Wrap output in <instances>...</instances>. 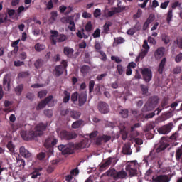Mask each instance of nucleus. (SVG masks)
Segmentation results:
<instances>
[{
	"mask_svg": "<svg viewBox=\"0 0 182 182\" xmlns=\"http://www.w3.org/2000/svg\"><path fill=\"white\" fill-rule=\"evenodd\" d=\"M98 110L103 114H106L109 113V105L105 102H98Z\"/></svg>",
	"mask_w": 182,
	"mask_h": 182,
	"instance_id": "nucleus-9",
	"label": "nucleus"
},
{
	"mask_svg": "<svg viewBox=\"0 0 182 182\" xmlns=\"http://www.w3.org/2000/svg\"><path fill=\"white\" fill-rule=\"evenodd\" d=\"M45 61L42 58H38L34 62L36 69H41L43 66Z\"/></svg>",
	"mask_w": 182,
	"mask_h": 182,
	"instance_id": "nucleus-27",
	"label": "nucleus"
},
{
	"mask_svg": "<svg viewBox=\"0 0 182 182\" xmlns=\"http://www.w3.org/2000/svg\"><path fill=\"white\" fill-rule=\"evenodd\" d=\"M122 153L124 154V155H130V145L124 144V146L122 147Z\"/></svg>",
	"mask_w": 182,
	"mask_h": 182,
	"instance_id": "nucleus-31",
	"label": "nucleus"
},
{
	"mask_svg": "<svg viewBox=\"0 0 182 182\" xmlns=\"http://www.w3.org/2000/svg\"><path fill=\"white\" fill-rule=\"evenodd\" d=\"M106 76H107V73H103V74L97 75L96 79H97V80L100 81V80H102V79H103V77H106Z\"/></svg>",
	"mask_w": 182,
	"mask_h": 182,
	"instance_id": "nucleus-62",
	"label": "nucleus"
},
{
	"mask_svg": "<svg viewBox=\"0 0 182 182\" xmlns=\"http://www.w3.org/2000/svg\"><path fill=\"white\" fill-rule=\"evenodd\" d=\"M167 62V59L166 58H164L159 65L158 72L161 75L163 73V71L164 70V67L166 66V63Z\"/></svg>",
	"mask_w": 182,
	"mask_h": 182,
	"instance_id": "nucleus-24",
	"label": "nucleus"
},
{
	"mask_svg": "<svg viewBox=\"0 0 182 182\" xmlns=\"http://www.w3.org/2000/svg\"><path fill=\"white\" fill-rule=\"evenodd\" d=\"M3 86L6 92H9V90H11V75L9 74L4 76L3 80Z\"/></svg>",
	"mask_w": 182,
	"mask_h": 182,
	"instance_id": "nucleus-10",
	"label": "nucleus"
},
{
	"mask_svg": "<svg viewBox=\"0 0 182 182\" xmlns=\"http://www.w3.org/2000/svg\"><path fill=\"white\" fill-rule=\"evenodd\" d=\"M61 65H58L55 68V76L58 77L60 75L63 74L64 70L68 68V62L66 60H63L61 62Z\"/></svg>",
	"mask_w": 182,
	"mask_h": 182,
	"instance_id": "nucleus-7",
	"label": "nucleus"
},
{
	"mask_svg": "<svg viewBox=\"0 0 182 182\" xmlns=\"http://www.w3.org/2000/svg\"><path fill=\"white\" fill-rule=\"evenodd\" d=\"M142 73L143 79L146 83H149L153 77V73L150 68H144L141 69Z\"/></svg>",
	"mask_w": 182,
	"mask_h": 182,
	"instance_id": "nucleus-6",
	"label": "nucleus"
},
{
	"mask_svg": "<svg viewBox=\"0 0 182 182\" xmlns=\"http://www.w3.org/2000/svg\"><path fill=\"white\" fill-rule=\"evenodd\" d=\"M111 60H114L116 63H122V59L117 56L112 55Z\"/></svg>",
	"mask_w": 182,
	"mask_h": 182,
	"instance_id": "nucleus-51",
	"label": "nucleus"
},
{
	"mask_svg": "<svg viewBox=\"0 0 182 182\" xmlns=\"http://www.w3.org/2000/svg\"><path fill=\"white\" fill-rule=\"evenodd\" d=\"M113 159L112 157L107 158V159H105V162H103V164H101V166H100V171H104L106 169H107L108 167H109V165H112V160Z\"/></svg>",
	"mask_w": 182,
	"mask_h": 182,
	"instance_id": "nucleus-17",
	"label": "nucleus"
},
{
	"mask_svg": "<svg viewBox=\"0 0 182 182\" xmlns=\"http://www.w3.org/2000/svg\"><path fill=\"white\" fill-rule=\"evenodd\" d=\"M73 52H75L73 48H71L70 47H64L63 53L68 58H72V56H73Z\"/></svg>",
	"mask_w": 182,
	"mask_h": 182,
	"instance_id": "nucleus-20",
	"label": "nucleus"
},
{
	"mask_svg": "<svg viewBox=\"0 0 182 182\" xmlns=\"http://www.w3.org/2000/svg\"><path fill=\"white\" fill-rule=\"evenodd\" d=\"M85 141H82L76 144L58 146V150L62 151V155H70L72 154H74V150L82 149H85Z\"/></svg>",
	"mask_w": 182,
	"mask_h": 182,
	"instance_id": "nucleus-3",
	"label": "nucleus"
},
{
	"mask_svg": "<svg viewBox=\"0 0 182 182\" xmlns=\"http://www.w3.org/2000/svg\"><path fill=\"white\" fill-rule=\"evenodd\" d=\"M94 87H95V81L94 80H90V83H89L90 92H93Z\"/></svg>",
	"mask_w": 182,
	"mask_h": 182,
	"instance_id": "nucleus-57",
	"label": "nucleus"
},
{
	"mask_svg": "<svg viewBox=\"0 0 182 182\" xmlns=\"http://www.w3.org/2000/svg\"><path fill=\"white\" fill-rule=\"evenodd\" d=\"M170 131H171V124L161 126V127H159V129H157V133H159V134H167L170 133Z\"/></svg>",
	"mask_w": 182,
	"mask_h": 182,
	"instance_id": "nucleus-13",
	"label": "nucleus"
},
{
	"mask_svg": "<svg viewBox=\"0 0 182 182\" xmlns=\"http://www.w3.org/2000/svg\"><path fill=\"white\" fill-rule=\"evenodd\" d=\"M36 52H42V50H45V45L41 44L39 43H36L34 46Z\"/></svg>",
	"mask_w": 182,
	"mask_h": 182,
	"instance_id": "nucleus-32",
	"label": "nucleus"
},
{
	"mask_svg": "<svg viewBox=\"0 0 182 182\" xmlns=\"http://www.w3.org/2000/svg\"><path fill=\"white\" fill-rule=\"evenodd\" d=\"M109 140H112V136L109 135H101L97 136V138H95V145L101 146L102 143H107Z\"/></svg>",
	"mask_w": 182,
	"mask_h": 182,
	"instance_id": "nucleus-8",
	"label": "nucleus"
},
{
	"mask_svg": "<svg viewBox=\"0 0 182 182\" xmlns=\"http://www.w3.org/2000/svg\"><path fill=\"white\" fill-rule=\"evenodd\" d=\"M112 23L110 21H107L105 23V24L103 26V31L105 33H109V29L110 26H112Z\"/></svg>",
	"mask_w": 182,
	"mask_h": 182,
	"instance_id": "nucleus-34",
	"label": "nucleus"
},
{
	"mask_svg": "<svg viewBox=\"0 0 182 182\" xmlns=\"http://www.w3.org/2000/svg\"><path fill=\"white\" fill-rule=\"evenodd\" d=\"M93 29V25H92V22L89 21L85 25V31L86 32H90Z\"/></svg>",
	"mask_w": 182,
	"mask_h": 182,
	"instance_id": "nucleus-44",
	"label": "nucleus"
},
{
	"mask_svg": "<svg viewBox=\"0 0 182 182\" xmlns=\"http://www.w3.org/2000/svg\"><path fill=\"white\" fill-rule=\"evenodd\" d=\"M93 38H100V29L97 28L92 34Z\"/></svg>",
	"mask_w": 182,
	"mask_h": 182,
	"instance_id": "nucleus-55",
	"label": "nucleus"
},
{
	"mask_svg": "<svg viewBox=\"0 0 182 182\" xmlns=\"http://www.w3.org/2000/svg\"><path fill=\"white\" fill-rule=\"evenodd\" d=\"M20 156H22V157L24 158H29L31 157V152H28V150H26V149H24V146H20Z\"/></svg>",
	"mask_w": 182,
	"mask_h": 182,
	"instance_id": "nucleus-21",
	"label": "nucleus"
},
{
	"mask_svg": "<svg viewBox=\"0 0 182 182\" xmlns=\"http://www.w3.org/2000/svg\"><path fill=\"white\" fill-rule=\"evenodd\" d=\"M58 163H59L58 160L51 161V163L47 166V173L51 174V173H53V171L55 170V167L58 166Z\"/></svg>",
	"mask_w": 182,
	"mask_h": 182,
	"instance_id": "nucleus-15",
	"label": "nucleus"
},
{
	"mask_svg": "<svg viewBox=\"0 0 182 182\" xmlns=\"http://www.w3.org/2000/svg\"><path fill=\"white\" fill-rule=\"evenodd\" d=\"M82 120H77L76 122H74L73 123V129H76L80 127L81 125H82Z\"/></svg>",
	"mask_w": 182,
	"mask_h": 182,
	"instance_id": "nucleus-38",
	"label": "nucleus"
},
{
	"mask_svg": "<svg viewBox=\"0 0 182 182\" xmlns=\"http://www.w3.org/2000/svg\"><path fill=\"white\" fill-rule=\"evenodd\" d=\"M139 127H140V123L134 124V125L130 127V133H132L130 134H132V138H134L139 136V132H136V131H134V129H137Z\"/></svg>",
	"mask_w": 182,
	"mask_h": 182,
	"instance_id": "nucleus-18",
	"label": "nucleus"
},
{
	"mask_svg": "<svg viewBox=\"0 0 182 182\" xmlns=\"http://www.w3.org/2000/svg\"><path fill=\"white\" fill-rule=\"evenodd\" d=\"M153 21H154V15L151 14L146 22L144 23L143 30L146 31L147 28H149V25H150Z\"/></svg>",
	"mask_w": 182,
	"mask_h": 182,
	"instance_id": "nucleus-22",
	"label": "nucleus"
},
{
	"mask_svg": "<svg viewBox=\"0 0 182 182\" xmlns=\"http://www.w3.org/2000/svg\"><path fill=\"white\" fill-rule=\"evenodd\" d=\"M79 106H83L86 103V94L81 93L78 97Z\"/></svg>",
	"mask_w": 182,
	"mask_h": 182,
	"instance_id": "nucleus-26",
	"label": "nucleus"
},
{
	"mask_svg": "<svg viewBox=\"0 0 182 182\" xmlns=\"http://www.w3.org/2000/svg\"><path fill=\"white\" fill-rule=\"evenodd\" d=\"M68 29H70L71 32H75V31H76V26L75 25V21H73V20L69 23Z\"/></svg>",
	"mask_w": 182,
	"mask_h": 182,
	"instance_id": "nucleus-40",
	"label": "nucleus"
},
{
	"mask_svg": "<svg viewBox=\"0 0 182 182\" xmlns=\"http://www.w3.org/2000/svg\"><path fill=\"white\" fill-rule=\"evenodd\" d=\"M173 73L178 75V73H181V67H176L173 69Z\"/></svg>",
	"mask_w": 182,
	"mask_h": 182,
	"instance_id": "nucleus-63",
	"label": "nucleus"
},
{
	"mask_svg": "<svg viewBox=\"0 0 182 182\" xmlns=\"http://www.w3.org/2000/svg\"><path fill=\"white\" fill-rule=\"evenodd\" d=\"M26 99H28V100L32 102V100H33V99H35V95H33V93L28 92L26 94Z\"/></svg>",
	"mask_w": 182,
	"mask_h": 182,
	"instance_id": "nucleus-52",
	"label": "nucleus"
},
{
	"mask_svg": "<svg viewBox=\"0 0 182 182\" xmlns=\"http://www.w3.org/2000/svg\"><path fill=\"white\" fill-rule=\"evenodd\" d=\"M14 66L19 67V66H23L25 65V62L21 61V60H17L14 62Z\"/></svg>",
	"mask_w": 182,
	"mask_h": 182,
	"instance_id": "nucleus-56",
	"label": "nucleus"
},
{
	"mask_svg": "<svg viewBox=\"0 0 182 182\" xmlns=\"http://www.w3.org/2000/svg\"><path fill=\"white\" fill-rule=\"evenodd\" d=\"M142 48H144V50H142V51L140 53L139 55L138 56L137 59H143L144 58V56H146V55H147V53H149V49H150V46H149L147 40H145L144 41Z\"/></svg>",
	"mask_w": 182,
	"mask_h": 182,
	"instance_id": "nucleus-11",
	"label": "nucleus"
},
{
	"mask_svg": "<svg viewBox=\"0 0 182 182\" xmlns=\"http://www.w3.org/2000/svg\"><path fill=\"white\" fill-rule=\"evenodd\" d=\"M162 41L164 42L165 45H168L170 43V38H168V36L166 34H163L162 36Z\"/></svg>",
	"mask_w": 182,
	"mask_h": 182,
	"instance_id": "nucleus-43",
	"label": "nucleus"
},
{
	"mask_svg": "<svg viewBox=\"0 0 182 182\" xmlns=\"http://www.w3.org/2000/svg\"><path fill=\"white\" fill-rule=\"evenodd\" d=\"M38 95L40 99H43V97H46V95H48V91L46 90L40 91L38 92Z\"/></svg>",
	"mask_w": 182,
	"mask_h": 182,
	"instance_id": "nucleus-49",
	"label": "nucleus"
},
{
	"mask_svg": "<svg viewBox=\"0 0 182 182\" xmlns=\"http://www.w3.org/2000/svg\"><path fill=\"white\" fill-rule=\"evenodd\" d=\"M50 39L52 41V45H56V39L59 36V33L57 31H50ZM56 38V39H55Z\"/></svg>",
	"mask_w": 182,
	"mask_h": 182,
	"instance_id": "nucleus-25",
	"label": "nucleus"
},
{
	"mask_svg": "<svg viewBox=\"0 0 182 182\" xmlns=\"http://www.w3.org/2000/svg\"><path fill=\"white\" fill-rule=\"evenodd\" d=\"M58 136H60V139H62V140H72L76 139L77 134L75 132L62 130L60 132V134H58Z\"/></svg>",
	"mask_w": 182,
	"mask_h": 182,
	"instance_id": "nucleus-5",
	"label": "nucleus"
},
{
	"mask_svg": "<svg viewBox=\"0 0 182 182\" xmlns=\"http://www.w3.org/2000/svg\"><path fill=\"white\" fill-rule=\"evenodd\" d=\"M124 9H126V7L124 6H122V7L118 6L113 9L115 14H120V12H123Z\"/></svg>",
	"mask_w": 182,
	"mask_h": 182,
	"instance_id": "nucleus-45",
	"label": "nucleus"
},
{
	"mask_svg": "<svg viewBox=\"0 0 182 182\" xmlns=\"http://www.w3.org/2000/svg\"><path fill=\"white\" fill-rule=\"evenodd\" d=\"M44 107H46V102H45V100L41 101L37 107L38 110H41V109H43Z\"/></svg>",
	"mask_w": 182,
	"mask_h": 182,
	"instance_id": "nucleus-48",
	"label": "nucleus"
},
{
	"mask_svg": "<svg viewBox=\"0 0 182 182\" xmlns=\"http://www.w3.org/2000/svg\"><path fill=\"white\" fill-rule=\"evenodd\" d=\"M159 97H151L145 104L142 109V112H151L159 105Z\"/></svg>",
	"mask_w": 182,
	"mask_h": 182,
	"instance_id": "nucleus-4",
	"label": "nucleus"
},
{
	"mask_svg": "<svg viewBox=\"0 0 182 182\" xmlns=\"http://www.w3.org/2000/svg\"><path fill=\"white\" fill-rule=\"evenodd\" d=\"M119 173V171H115L114 168H111L109 170H107V172H105V175H115Z\"/></svg>",
	"mask_w": 182,
	"mask_h": 182,
	"instance_id": "nucleus-46",
	"label": "nucleus"
},
{
	"mask_svg": "<svg viewBox=\"0 0 182 182\" xmlns=\"http://www.w3.org/2000/svg\"><path fill=\"white\" fill-rule=\"evenodd\" d=\"M173 19V10H169L167 14V18L166 21L168 25H170V22H171V20Z\"/></svg>",
	"mask_w": 182,
	"mask_h": 182,
	"instance_id": "nucleus-37",
	"label": "nucleus"
},
{
	"mask_svg": "<svg viewBox=\"0 0 182 182\" xmlns=\"http://www.w3.org/2000/svg\"><path fill=\"white\" fill-rule=\"evenodd\" d=\"M126 172H128V176L130 177L139 176V173L136 172V164L132 161L127 165V171H120V173L117 174H107V177H112L114 181L122 180L126 178Z\"/></svg>",
	"mask_w": 182,
	"mask_h": 182,
	"instance_id": "nucleus-2",
	"label": "nucleus"
},
{
	"mask_svg": "<svg viewBox=\"0 0 182 182\" xmlns=\"http://www.w3.org/2000/svg\"><path fill=\"white\" fill-rule=\"evenodd\" d=\"M168 146H170V144H167V143L161 141V143L159 144V146H157V149H155V153H160L162 151L166 150Z\"/></svg>",
	"mask_w": 182,
	"mask_h": 182,
	"instance_id": "nucleus-23",
	"label": "nucleus"
},
{
	"mask_svg": "<svg viewBox=\"0 0 182 182\" xmlns=\"http://www.w3.org/2000/svg\"><path fill=\"white\" fill-rule=\"evenodd\" d=\"M56 43H59L62 42H65V41H68V36L65 34H59L58 36L55 38Z\"/></svg>",
	"mask_w": 182,
	"mask_h": 182,
	"instance_id": "nucleus-28",
	"label": "nucleus"
},
{
	"mask_svg": "<svg viewBox=\"0 0 182 182\" xmlns=\"http://www.w3.org/2000/svg\"><path fill=\"white\" fill-rule=\"evenodd\" d=\"M6 147H8V150L10 151V152H14V144H11V141L8 142Z\"/></svg>",
	"mask_w": 182,
	"mask_h": 182,
	"instance_id": "nucleus-61",
	"label": "nucleus"
},
{
	"mask_svg": "<svg viewBox=\"0 0 182 182\" xmlns=\"http://www.w3.org/2000/svg\"><path fill=\"white\" fill-rule=\"evenodd\" d=\"M55 144H58V139L50 136L46 139V143L43 144V146H46V148L49 149L55 146Z\"/></svg>",
	"mask_w": 182,
	"mask_h": 182,
	"instance_id": "nucleus-12",
	"label": "nucleus"
},
{
	"mask_svg": "<svg viewBox=\"0 0 182 182\" xmlns=\"http://www.w3.org/2000/svg\"><path fill=\"white\" fill-rule=\"evenodd\" d=\"M119 114H129V109H119Z\"/></svg>",
	"mask_w": 182,
	"mask_h": 182,
	"instance_id": "nucleus-58",
	"label": "nucleus"
},
{
	"mask_svg": "<svg viewBox=\"0 0 182 182\" xmlns=\"http://www.w3.org/2000/svg\"><path fill=\"white\" fill-rule=\"evenodd\" d=\"M164 52H166V48L164 47H160L154 52L155 58L157 60L161 59L164 56Z\"/></svg>",
	"mask_w": 182,
	"mask_h": 182,
	"instance_id": "nucleus-16",
	"label": "nucleus"
},
{
	"mask_svg": "<svg viewBox=\"0 0 182 182\" xmlns=\"http://www.w3.org/2000/svg\"><path fill=\"white\" fill-rule=\"evenodd\" d=\"M175 60L177 63L181 62V60H182V53H180V54L177 55L176 58H175Z\"/></svg>",
	"mask_w": 182,
	"mask_h": 182,
	"instance_id": "nucleus-64",
	"label": "nucleus"
},
{
	"mask_svg": "<svg viewBox=\"0 0 182 182\" xmlns=\"http://www.w3.org/2000/svg\"><path fill=\"white\" fill-rule=\"evenodd\" d=\"M124 42V39L122 37L114 38V41L113 45H119L120 43H123Z\"/></svg>",
	"mask_w": 182,
	"mask_h": 182,
	"instance_id": "nucleus-42",
	"label": "nucleus"
},
{
	"mask_svg": "<svg viewBox=\"0 0 182 182\" xmlns=\"http://www.w3.org/2000/svg\"><path fill=\"white\" fill-rule=\"evenodd\" d=\"M170 4V1H166L164 3L161 4L160 8H161V9H166L167 6H168V4Z\"/></svg>",
	"mask_w": 182,
	"mask_h": 182,
	"instance_id": "nucleus-54",
	"label": "nucleus"
},
{
	"mask_svg": "<svg viewBox=\"0 0 182 182\" xmlns=\"http://www.w3.org/2000/svg\"><path fill=\"white\" fill-rule=\"evenodd\" d=\"M72 102H77V92H75L71 95Z\"/></svg>",
	"mask_w": 182,
	"mask_h": 182,
	"instance_id": "nucleus-60",
	"label": "nucleus"
},
{
	"mask_svg": "<svg viewBox=\"0 0 182 182\" xmlns=\"http://www.w3.org/2000/svg\"><path fill=\"white\" fill-rule=\"evenodd\" d=\"M29 77V71H23L18 74V77L25 78Z\"/></svg>",
	"mask_w": 182,
	"mask_h": 182,
	"instance_id": "nucleus-47",
	"label": "nucleus"
},
{
	"mask_svg": "<svg viewBox=\"0 0 182 182\" xmlns=\"http://www.w3.org/2000/svg\"><path fill=\"white\" fill-rule=\"evenodd\" d=\"M44 102H46V105H48V107H53L55 106V101L53 100V95H50L47 97Z\"/></svg>",
	"mask_w": 182,
	"mask_h": 182,
	"instance_id": "nucleus-19",
	"label": "nucleus"
},
{
	"mask_svg": "<svg viewBox=\"0 0 182 182\" xmlns=\"http://www.w3.org/2000/svg\"><path fill=\"white\" fill-rule=\"evenodd\" d=\"M8 15L10 18H12L15 15V10L14 9H7Z\"/></svg>",
	"mask_w": 182,
	"mask_h": 182,
	"instance_id": "nucleus-59",
	"label": "nucleus"
},
{
	"mask_svg": "<svg viewBox=\"0 0 182 182\" xmlns=\"http://www.w3.org/2000/svg\"><path fill=\"white\" fill-rule=\"evenodd\" d=\"M8 22V15L1 14H0V23H6Z\"/></svg>",
	"mask_w": 182,
	"mask_h": 182,
	"instance_id": "nucleus-36",
	"label": "nucleus"
},
{
	"mask_svg": "<svg viewBox=\"0 0 182 182\" xmlns=\"http://www.w3.org/2000/svg\"><path fill=\"white\" fill-rule=\"evenodd\" d=\"M152 182H170V177L167 175H159L151 178Z\"/></svg>",
	"mask_w": 182,
	"mask_h": 182,
	"instance_id": "nucleus-14",
	"label": "nucleus"
},
{
	"mask_svg": "<svg viewBox=\"0 0 182 182\" xmlns=\"http://www.w3.org/2000/svg\"><path fill=\"white\" fill-rule=\"evenodd\" d=\"M75 19V16H70L68 17H63L61 18L62 23H70L71 21H73Z\"/></svg>",
	"mask_w": 182,
	"mask_h": 182,
	"instance_id": "nucleus-29",
	"label": "nucleus"
},
{
	"mask_svg": "<svg viewBox=\"0 0 182 182\" xmlns=\"http://www.w3.org/2000/svg\"><path fill=\"white\" fill-rule=\"evenodd\" d=\"M58 19V11H52L51 17L49 18L50 23H53Z\"/></svg>",
	"mask_w": 182,
	"mask_h": 182,
	"instance_id": "nucleus-30",
	"label": "nucleus"
},
{
	"mask_svg": "<svg viewBox=\"0 0 182 182\" xmlns=\"http://www.w3.org/2000/svg\"><path fill=\"white\" fill-rule=\"evenodd\" d=\"M47 129V125L45 124L39 123L37 126H35V130L33 131H22L20 132V136L22 137V139L24 141H30L34 139L36 137H40L43 135V132Z\"/></svg>",
	"mask_w": 182,
	"mask_h": 182,
	"instance_id": "nucleus-1",
	"label": "nucleus"
},
{
	"mask_svg": "<svg viewBox=\"0 0 182 182\" xmlns=\"http://www.w3.org/2000/svg\"><path fill=\"white\" fill-rule=\"evenodd\" d=\"M22 90H23V84H20L15 88V92L18 96H20L21 93H22Z\"/></svg>",
	"mask_w": 182,
	"mask_h": 182,
	"instance_id": "nucleus-35",
	"label": "nucleus"
},
{
	"mask_svg": "<svg viewBox=\"0 0 182 182\" xmlns=\"http://www.w3.org/2000/svg\"><path fill=\"white\" fill-rule=\"evenodd\" d=\"M174 43H176L178 48L182 49V37H177L174 41Z\"/></svg>",
	"mask_w": 182,
	"mask_h": 182,
	"instance_id": "nucleus-39",
	"label": "nucleus"
},
{
	"mask_svg": "<svg viewBox=\"0 0 182 182\" xmlns=\"http://www.w3.org/2000/svg\"><path fill=\"white\" fill-rule=\"evenodd\" d=\"M117 72L119 75H123L124 70H123V66L122 65H118L117 66Z\"/></svg>",
	"mask_w": 182,
	"mask_h": 182,
	"instance_id": "nucleus-50",
	"label": "nucleus"
},
{
	"mask_svg": "<svg viewBox=\"0 0 182 182\" xmlns=\"http://www.w3.org/2000/svg\"><path fill=\"white\" fill-rule=\"evenodd\" d=\"M102 15V11L100 9H97L94 11V16L95 18H99Z\"/></svg>",
	"mask_w": 182,
	"mask_h": 182,
	"instance_id": "nucleus-53",
	"label": "nucleus"
},
{
	"mask_svg": "<svg viewBox=\"0 0 182 182\" xmlns=\"http://www.w3.org/2000/svg\"><path fill=\"white\" fill-rule=\"evenodd\" d=\"M64 98L63 103H68L69 100H70V92H68V90H64Z\"/></svg>",
	"mask_w": 182,
	"mask_h": 182,
	"instance_id": "nucleus-33",
	"label": "nucleus"
},
{
	"mask_svg": "<svg viewBox=\"0 0 182 182\" xmlns=\"http://www.w3.org/2000/svg\"><path fill=\"white\" fill-rule=\"evenodd\" d=\"M175 157H176V161H180V159H182V149H178V150H176Z\"/></svg>",
	"mask_w": 182,
	"mask_h": 182,
	"instance_id": "nucleus-41",
	"label": "nucleus"
}]
</instances>
